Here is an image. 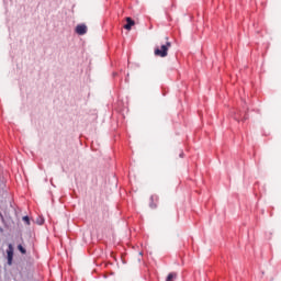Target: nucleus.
<instances>
[{
	"instance_id": "obj_1",
	"label": "nucleus",
	"mask_w": 281,
	"mask_h": 281,
	"mask_svg": "<svg viewBox=\"0 0 281 281\" xmlns=\"http://www.w3.org/2000/svg\"><path fill=\"white\" fill-rule=\"evenodd\" d=\"M172 47V44L168 41V37H165V42H161L160 46H157L154 49L155 56L159 58H166L168 56V49Z\"/></svg>"
},
{
	"instance_id": "obj_4",
	"label": "nucleus",
	"mask_w": 281,
	"mask_h": 281,
	"mask_svg": "<svg viewBox=\"0 0 281 281\" xmlns=\"http://www.w3.org/2000/svg\"><path fill=\"white\" fill-rule=\"evenodd\" d=\"M126 24L124 25V30H128L131 31V27H133V25H135V21H133V19L131 18H126Z\"/></svg>"
},
{
	"instance_id": "obj_8",
	"label": "nucleus",
	"mask_w": 281,
	"mask_h": 281,
	"mask_svg": "<svg viewBox=\"0 0 281 281\" xmlns=\"http://www.w3.org/2000/svg\"><path fill=\"white\" fill-rule=\"evenodd\" d=\"M180 157H183V153L180 154Z\"/></svg>"
},
{
	"instance_id": "obj_9",
	"label": "nucleus",
	"mask_w": 281,
	"mask_h": 281,
	"mask_svg": "<svg viewBox=\"0 0 281 281\" xmlns=\"http://www.w3.org/2000/svg\"><path fill=\"white\" fill-rule=\"evenodd\" d=\"M155 199V195L151 196V200Z\"/></svg>"
},
{
	"instance_id": "obj_2",
	"label": "nucleus",
	"mask_w": 281,
	"mask_h": 281,
	"mask_svg": "<svg viewBox=\"0 0 281 281\" xmlns=\"http://www.w3.org/2000/svg\"><path fill=\"white\" fill-rule=\"evenodd\" d=\"M8 256V265H12V258H14V248L12 247V244L9 245V249L7 250Z\"/></svg>"
},
{
	"instance_id": "obj_6",
	"label": "nucleus",
	"mask_w": 281,
	"mask_h": 281,
	"mask_svg": "<svg viewBox=\"0 0 281 281\" xmlns=\"http://www.w3.org/2000/svg\"><path fill=\"white\" fill-rule=\"evenodd\" d=\"M18 249H19V251H21V254H26V250L23 248L22 245H19Z\"/></svg>"
},
{
	"instance_id": "obj_7",
	"label": "nucleus",
	"mask_w": 281,
	"mask_h": 281,
	"mask_svg": "<svg viewBox=\"0 0 281 281\" xmlns=\"http://www.w3.org/2000/svg\"><path fill=\"white\" fill-rule=\"evenodd\" d=\"M23 221H24V223H26V225H30V217L29 216H24Z\"/></svg>"
},
{
	"instance_id": "obj_5",
	"label": "nucleus",
	"mask_w": 281,
	"mask_h": 281,
	"mask_svg": "<svg viewBox=\"0 0 281 281\" xmlns=\"http://www.w3.org/2000/svg\"><path fill=\"white\" fill-rule=\"evenodd\" d=\"M175 278H177V273L176 272H171V273L168 274L166 281H172V280H175Z\"/></svg>"
},
{
	"instance_id": "obj_3",
	"label": "nucleus",
	"mask_w": 281,
	"mask_h": 281,
	"mask_svg": "<svg viewBox=\"0 0 281 281\" xmlns=\"http://www.w3.org/2000/svg\"><path fill=\"white\" fill-rule=\"evenodd\" d=\"M76 32L79 34V36H83V34H87V25L85 24L77 25Z\"/></svg>"
}]
</instances>
